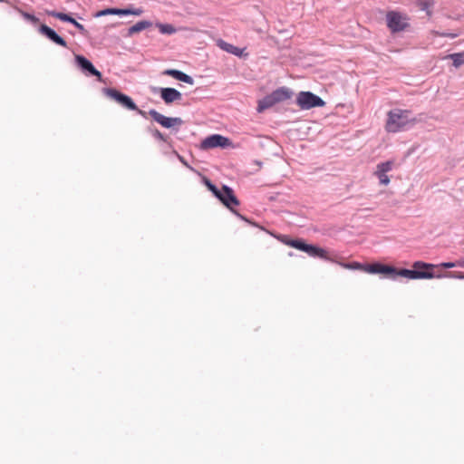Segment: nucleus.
<instances>
[{
  "mask_svg": "<svg viewBox=\"0 0 464 464\" xmlns=\"http://www.w3.org/2000/svg\"><path fill=\"white\" fill-rule=\"evenodd\" d=\"M417 122V120L412 117V113L409 110L393 109L387 114L386 130L388 132H400L403 131Z\"/></svg>",
  "mask_w": 464,
  "mask_h": 464,
  "instance_id": "f257e3e1",
  "label": "nucleus"
},
{
  "mask_svg": "<svg viewBox=\"0 0 464 464\" xmlns=\"http://www.w3.org/2000/svg\"><path fill=\"white\" fill-rule=\"evenodd\" d=\"M412 268L413 269H397L395 267V272L392 273V279H395L399 276L409 279L435 278V274L433 272L435 268L434 264H430L423 261H415L412 264Z\"/></svg>",
  "mask_w": 464,
  "mask_h": 464,
  "instance_id": "f03ea898",
  "label": "nucleus"
},
{
  "mask_svg": "<svg viewBox=\"0 0 464 464\" xmlns=\"http://www.w3.org/2000/svg\"><path fill=\"white\" fill-rule=\"evenodd\" d=\"M410 18L406 14L389 11L386 14L387 27L392 34L405 31L410 26Z\"/></svg>",
  "mask_w": 464,
  "mask_h": 464,
  "instance_id": "7ed1b4c3",
  "label": "nucleus"
},
{
  "mask_svg": "<svg viewBox=\"0 0 464 464\" xmlns=\"http://www.w3.org/2000/svg\"><path fill=\"white\" fill-rule=\"evenodd\" d=\"M296 104L302 110H309L315 107L324 106V101L311 92H300L296 97Z\"/></svg>",
  "mask_w": 464,
  "mask_h": 464,
  "instance_id": "20e7f679",
  "label": "nucleus"
},
{
  "mask_svg": "<svg viewBox=\"0 0 464 464\" xmlns=\"http://www.w3.org/2000/svg\"><path fill=\"white\" fill-rule=\"evenodd\" d=\"M102 92L106 96L114 100L122 107L130 111L137 110V105L135 104L133 100L130 96L119 92L118 90L114 88H103Z\"/></svg>",
  "mask_w": 464,
  "mask_h": 464,
  "instance_id": "39448f33",
  "label": "nucleus"
},
{
  "mask_svg": "<svg viewBox=\"0 0 464 464\" xmlns=\"http://www.w3.org/2000/svg\"><path fill=\"white\" fill-rule=\"evenodd\" d=\"M218 199L222 202L223 205H225L229 210H231L233 213H235L237 217L242 218V216L234 209L235 207H237L239 205V200L236 197L234 190L227 186L223 185L221 188V192L219 197H218Z\"/></svg>",
  "mask_w": 464,
  "mask_h": 464,
  "instance_id": "423d86ee",
  "label": "nucleus"
},
{
  "mask_svg": "<svg viewBox=\"0 0 464 464\" xmlns=\"http://www.w3.org/2000/svg\"><path fill=\"white\" fill-rule=\"evenodd\" d=\"M230 140L220 134H212L201 141V149L208 150L218 147L226 148L230 144Z\"/></svg>",
  "mask_w": 464,
  "mask_h": 464,
  "instance_id": "0eeeda50",
  "label": "nucleus"
},
{
  "mask_svg": "<svg viewBox=\"0 0 464 464\" xmlns=\"http://www.w3.org/2000/svg\"><path fill=\"white\" fill-rule=\"evenodd\" d=\"M75 62L77 66L88 75L96 76L97 80L102 82V75L101 72H99L93 64L89 61L86 57L82 55H75Z\"/></svg>",
  "mask_w": 464,
  "mask_h": 464,
  "instance_id": "6e6552de",
  "label": "nucleus"
},
{
  "mask_svg": "<svg viewBox=\"0 0 464 464\" xmlns=\"http://www.w3.org/2000/svg\"><path fill=\"white\" fill-rule=\"evenodd\" d=\"M393 160H387L377 164L374 175L378 178L381 185L387 186L390 183V178L387 175V172L391 171L393 169Z\"/></svg>",
  "mask_w": 464,
  "mask_h": 464,
  "instance_id": "1a4fd4ad",
  "label": "nucleus"
},
{
  "mask_svg": "<svg viewBox=\"0 0 464 464\" xmlns=\"http://www.w3.org/2000/svg\"><path fill=\"white\" fill-rule=\"evenodd\" d=\"M363 271L370 274H383L386 277L392 279V273L395 272V267L382 263H373L371 265H365Z\"/></svg>",
  "mask_w": 464,
  "mask_h": 464,
  "instance_id": "9d476101",
  "label": "nucleus"
},
{
  "mask_svg": "<svg viewBox=\"0 0 464 464\" xmlns=\"http://www.w3.org/2000/svg\"><path fill=\"white\" fill-rule=\"evenodd\" d=\"M38 31L55 44L67 48L66 41L46 24H41Z\"/></svg>",
  "mask_w": 464,
  "mask_h": 464,
  "instance_id": "9b49d317",
  "label": "nucleus"
},
{
  "mask_svg": "<svg viewBox=\"0 0 464 464\" xmlns=\"http://www.w3.org/2000/svg\"><path fill=\"white\" fill-rule=\"evenodd\" d=\"M47 14L49 16L57 18L63 22H67V23H70L71 24H73L79 30L80 34H82V35H86L87 31L84 28V26L82 24L78 23L70 14L62 13V12H57V11H47Z\"/></svg>",
  "mask_w": 464,
  "mask_h": 464,
  "instance_id": "f8f14e48",
  "label": "nucleus"
},
{
  "mask_svg": "<svg viewBox=\"0 0 464 464\" xmlns=\"http://www.w3.org/2000/svg\"><path fill=\"white\" fill-rule=\"evenodd\" d=\"M142 13L140 9H121V8H106L103 10H101L96 13L95 17H101L108 14H117V15H128V14H134V15H140Z\"/></svg>",
  "mask_w": 464,
  "mask_h": 464,
  "instance_id": "ddd939ff",
  "label": "nucleus"
},
{
  "mask_svg": "<svg viewBox=\"0 0 464 464\" xmlns=\"http://www.w3.org/2000/svg\"><path fill=\"white\" fill-rule=\"evenodd\" d=\"M149 114L156 122L160 124L162 127L171 128L174 126V118L172 117H166L154 109L150 110Z\"/></svg>",
  "mask_w": 464,
  "mask_h": 464,
  "instance_id": "4468645a",
  "label": "nucleus"
},
{
  "mask_svg": "<svg viewBox=\"0 0 464 464\" xmlns=\"http://www.w3.org/2000/svg\"><path fill=\"white\" fill-rule=\"evenodd\" d=\"M0 3H5V4L9 5L12 8H14L15 11H17L21 14V16L25 21H27L28 23H30V24H32L34 25L37 24L39 23V18L38 17H36L33 14H29L27 12L23 11L18 6L13 5L9 0H0Z\"/></svg>",
  "mask_w": 464,
  "mask_h": 464,
  "instance_id": "2eb2a0df",
  "label": "nucleus"
},
{
  "mask_svg": "<svg viewBox=\"0 0 464 464\" xmlns=\"http://www.w3.org/2000/svg\"><path fill=\"white\" fill-rule=\"evenodd\" d=\"M272 93L276 101V102H281L290 99L293 95V92L287 87H279L276 90L273 91Z\"/></svg>",
  "mask_w": 464,
  "mask_h": 464,
  "instance_id": "dca6fc26",
  "label": "nucleus"
},
{
  "mask_svg": "<svg viewBox=\"0 0 464 464\" xmlns=\"http://www.w3.org/2000/svg\"><path fill=\"white\" fill-rule=\"evenodd\" d=\"M276 101L274 97V94L271 92L270 94L265 96L262 100L258 102L257 111L262 112L265 110H267L276 104Z\"/></svg>",
  "mask_w": 464,
  "mask_h": 464,
  "instance_id": "f3484780",
  "label": "nucleus"
},
{
  "mask_svg": "<svg viewBox=\"0 0 464 464\" xmlns=\"http://www.w3.org/2000/svg\"><path fill=\"white\" fill-rule=\"evenodd\" d=\"M306 254H308L312 257H318L325 260L328 259L327 252L324 248L314 245H308Z\"/></svg>",
  "mask_w": 464,
  "mask_h": 464,
  "instance_id": "a211bd4d",
  "label": "nucleus"
},
{
  "mask_svg": "<svg viewBox=\"0 0 464 464\" xmlns=\"http://www.w3.org/2000/svg\"><path fill=\"white\" fill-rule=\"evenodd\" d=\"M282 241L285 245L293 246V247H295V248H296L298 250H301L303 252H305V253L307 251V247H308V245H309V244H306L302 239H282Z\"/></svg>",
  "mask_w": 464,
  "mask_h": 464,
  "instance_id": "6ab92c4d",
  "label": "nucleus"
},
{
  "mask_svg": "<svg viewBox=\"0 0 464 464\" xmlns=\"http://www.w3.org/2000/svg\"><path fill=\"white\" fill-rule=\"evenodd\" d=\"M150 25H151V23L149 21H145V20L139 21L138 23H136L135 24H133L132 26H130L129 28V34L132 35L136 33L141 32L147 28H149Z\"/></svg>",
  "mask_w": 464,
  "mask_h": 464,
  "instance_id": "aec40b11",
  "label": "nucleus"
},
{
  "mask_svg": "<svg viewBox=\"0 0 464 464\" xmlns=\"http://www.w3.org/2000/svg\"><path fill=\"white\" fill-rule=\"evenodd\" d=\"M218 46L222 50H224L229 53L235 54L237 56H240L242 53V50L240 48L231 44L226 43L225 41H222V40L219 42Z\"/></svg>",
  "mask_w": 464,
  "mask_h": 464,
  "instance_id": "412c9836",
  "label": "nucleus"
},
{
  "mask_svg": "<svg viewBox=\"0 0 464 464\" xmlns=\"http://www.w3.org/2000/svg\"><path fill=\"white\" fill-rule=\"evenodd\" d=\"M161 97L167 102L170 103L174 102V88H162Z\"/></svg>",
  "mask_w": 464,
  "mask_h": 464,
  "instance_id": "4be33fe9",
  "label": "nucleus"
},
{
  "mask_svg": "<svg viewBox=\"0 0 464 464\" xmlns=\"http://www.w3.org/2000/svg\"><path fill=\"white\" fill-rule=\"evenodd\" d=\"M449 58L452 61L455 67L464 64V52L451 53L449 55Z\"/></svg>",
  "mask_w": 464,
  "mask_h": 464,
  "instance_id": "5701e85b",
  "label": "nucleus"
},
{
  "mask_svg": "<svg viewBox=\"0 0 464 464\" xmlns=\"http://www.w3.org/2000/svg\"><path fill=\"white\" fill-rule=\"evenodd\" d=\"M176 80L186 82L189 85L194 84V80L191 76L179 70H176Z\"/></svg>",
  "mask_w": 464,
  "mask_h": 464,
  "instance_id": "b1692460",
  "label": "nucleus"
},
{
  "mask_svg": "<svg viewBox=\"0 0 464 464\" xmlns=\"http://www.w3.org/2000/svg\"><path fill=\"white\" fill-rule=\"evenodd\" d=\"M443 277L464 279V274L461 272H458V273L447 272L444 274H438V275L435 274V278H443Z\"/></svg>",
  "mask_w": 464,
  "mask_h": 464,
  "instance_id": "393cba45",
  "label": "nucleus"
},
{
  "mask_svg": "<svg viewBox=\"0 0 464 464\" xmlns=\"http://www.w3.org/2000/svg\"><path fill=\"white\" fill-rule=\"evenodd\" d=\"M433 3L431 0H418L417 5L421 11H426L428 14H430V8Z\"/></svg>",
  "mask_w": 464,
  "mask_h": 464,
  "instance_id": "a878e982",
  "label": "nucleus"
},
{
  "mask_svg": "<svg viewBox=\"0 0 464 464\" xmlns=\"http://www.w3.org/2000/svg\"><path fill=\"white\" fill-rule=\"evenodd\" d=\"M205 184L208 188L213 193V195L218 198L219 197L221 188H218L216 185H214L210 180L206 179Z\"/></svg>",
  "mask_w": 464,
  "mask_h": 464,
  "instance_id": "bb28decb",
  "label": "nucleus"
},
{
  "mask_svg": "<svg viewBox=\"0 0 464 464\" xmlns=\"http://www.w3.org/2000/svg\"><path fill=\"white\" fill-rule=\"evenodd\" d=\"M160 150L162 153L168 155L170 154L172 151V145L169 141H168V139L166 140V142H162L160 145Z\"/></svg>",
  "mask_w": 464,
  "mask_h": 464,
  "instance_id": "cd10ccee",
  "label": "nucleus"
},
{
  "mask_svg": "<svg viewBox=\"0 0 464 464\" xmlns=\"http://www.w3.org/2000/svg\"><path fill=\"white\" fill-rule=\"evenodd\" d=\"M436 267H441V268H453L457 266H462L460 263H455V262H442L440 264L434 265Z\"/></svg>",
  "mask_w": 464,
  "mask_h": 464,
  "instance_id": "c85d7f7f",
  "label": "nucleus"
},
{
  "mask_svg": "<svg viewBox=\"0 0 464 464\" xmlns=\"http://www.w3.org/2000/svg\"><path fill=\"white\" fill-rule=\"evenodd\" d=\"M152 135L161 140L162 142H166V140L168 139L165 135H163L159 130H151Z\"/></svg>",
  "mask_w": 464,
  "mask_h": 464,
  "instance_id": "c756f323",
  "label": "nucleus"
},
{
  "mask_svg": "<svg viewBox=\"0 0 464 464\" xmlns=\"http://www.w3.org/2000/svg\"><path fill=\"white\" fill-rule=\"evenodd\" d=\"M436 34L439 36H441V37H449L451 39H454L459 36L458 33H448V32H442V33L437 32Z\"/></svg>",
  "mask_w": 464,
  "mask_h": 464,
  "instance_id": "7c9ffc66",
  "label": "nucleus"
},
{
  "mask_svg": "<svg viewBox=\"0 0 464 464\" xmlns=\"http://www.w3.org/2000/svg\"><path fill=\"white\" fill-rule=\"evenodd\" d=\"M162 32L171 34L174 32V27L171 24L163 25Z\"/></svg>",
  "mask_w": 464,
  "mask_h": 464,
  "instance_id": "2f4dec72",
  "label": "nucleus"
},
{
  "mask_svg": "<svg viewBox=\"0 0 464 464\" xmlns=\"http://www.w3.org/2000/svg\"><path fill=\"white\" fill-rule=\"evenodd\" d=\"M345 267H348V268H362L365 266H362L359 263H353V264H347V265H344Z\"/></svg>",
  "mask_w": 464,
  "mask_h": 464,
  "instance_id": "473e14b6",
  "label": "nucleus"
},
{
  "mask_svg": "<svg viewBox=\"0 0 464 464\" xmlns=\"http://www.w3.org/2000/svg\"><path fill=\"white\" fill-rule=\"evenodd\" d=\"M135 111H137L140 116H142L143 118H147V116H148V115H150V114H149V111H148V112H147V111H142V110L139 109L138 107H137V110H135Z\"/></svg>",
  "mask_w": 464,
  "mask_h": 464,
  "instance_id": "72a5a7b5",
  "label": "nucleus"
},
{
  "mask_svg": "<svg viewBox=\"0 0 464 464\" xmlns=\"http://www.w3.org/2000/svg\"><path fill=\"white\" fill-rule=\"evenodd\" d=\"M164 73L167 74V75H169L171 77H174V69H168V70L165 71Z\"/></svg>",
  "mask_w": 464,
  "mask_h": 464,
  "instance_id": "f704fd0d",
  "label": "nucleus"
},
{
  "mask_svg": "<svg viewBox=\"0 0 464 464\" xmlns=\"http://www.w3.org/2000/svg\"><path fill=\"white\" fill-rule=\"evenodd\" d=\"M181 99V93L176 90V102Z\"/></svg>",
  "mask_w": 464,
  "mask_h": 464,
  "instance_id": "c9c22d12",
  "label": "nucleus"
},
{
  "mask_svg": "<svg viewBox=\"0 0 464 464\" xmlns=\"http://www.w3.org/2000/svg\"><path fill=\"white\" fill-rule=\"evenodd\" d=\"M181 123H182V121L179 118L176 117V127L180 125Z\"/></svg>",
  "mask_w": 464,
  "mask_h": 464,
  "instance_id": "e433bc0d",
  "label": "nucleus"
},
{
  "mask_svg": "<svg viewBox=\"0 0 464 464\" xmlns=\"http://www.w3.org/2000/svg\"><path fill=\"white\" fill-rule=\"evenodd\" d=\"M175 156L178 157L179 160H182V158L176 152Z\"/></svg>",
  "mask_w": 464,
  "mask_h": 464,
  "instance_id": "4c0bfd02",
  "label": "nucleus"
},
{
  "mask_svg": "<svg viewBox=\"0 0 464 464\" xmlns=\"http://www.w3.org/2000/svg\"><path fill=\"white\" fill-rule=\"evenodd\" d=\"M419 270H420V271H426V269H425V268H420V269H419Z\"/></svg>",
  "mask_w": 464,
  "mask_h": 464,
  "instance_id": "58836bf2",
  "label": "nucleus"
}]
</instances>
